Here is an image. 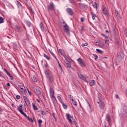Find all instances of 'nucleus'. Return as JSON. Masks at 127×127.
<instances>
[{
  "label": "nucleus",
  "mask_w": 127,
  "mask_h": 127,
  "mask_svg": "<svg viewBox=\"0 0 127 127\" xmlns=\"http://www.w3.org/2000/svg\"><path fill=\"white\" fill-rule=\"evenodd\" d=\"M119 113L121 118L124 119V120H127V111L126 106H123L121 110L119 111Z\"/></svg>",
  "instance_id": "nucleus-1"
},
{
  "label": "nucleus",
  "mask_w": 127,
  "mask_h": 127,
  "mask_svg": "<svg viewBox=\"0 0 127 127\" xmlns=\"http://www.w3.org/2000/svg\"><path fill=\"white\" fill-rule=\"evenodd\" d=\"M73 117L72 116H71L70 114H66V119L67 120V121H68V122H69V123H70V124H71V125H75L76 126V127H79V126H78V123H77V122H76V121H75V120L73 119Z\"/></svg>",
  "instance_id": "nucleus-2"
},
{
  "label": "nucleus",
  "mask_w": 127,
  "mask_h": 127,
  "mask_svg": "<svg viewBox=\"0 0 127 127\" xmlns=\"http://www.w3.org/2000/svg\"><path fill=\"white\" fill-rule=\"evenodd\" d=\"M63 23L64 24L63 25L64 27V32L66 33V35H70V29H69V26H68L65 22H63Z\"/></svg>",
  "instance_id": "nucleus-3"
},
{
  "label": "nucleus",
  "mask_w": 127,
  "mask_h": 127,
  "mask_svg": "<svg viewBox=\"0 0 127 127\" xmlns=\"http://www.w3.org/2000/svg\"><path fill=\"white\" fill-rule=\"evenodd\" d=\"M45 73L46 74V77L49 79V80L51 81V82H54V76H53V74L50 72V71L48 70H46L45 71Z\"/></svg>",
  "instance_id": "nucleus-4"
},
{
  "label": "nucleus",
  "mask_w": 127,
  "mask_h": 127,
  "mask_svg": "<svg viewBox=\"0 0 127 127\" xmlns=\"http://www.w3.org/2000/svg\"><path fill=\"white\" fill-rule=\"evenodd\" d=\"M96 104H98L99 105V107L101 110H104L105 109V103L102 102V100L100 99V98H98L96 100H95Z\"/></svg>",
  "instance_id": "nucleus-5"
},
{
  "label": "nucleus",
  "mask_w": 127,
  "mask_h": 127,
  "mask_svg": "<svg viewBox=\"0 0 127 127\" xmlns=\"http://www.w3.org/2000/svg\"><path fill=\"white\" fill-rule=\"evenodd\" d=\"M48 10H54L55 9V5H54V3L53 2L51 1L50 2V4L49 6L47 7Z\"/></svg>",
  "instance_id": "nucleus-6"
},
{
  "label": "nucleus",
  "mask_w": 127,
  "mask_h": 127,
  "mask_svg": "<svg viewBox=\"0 0 127 127\" xmlns=\"http://www.w3.org/2000/svg\"><path fill=\"white\" fill-rule=\"evenodd\" d=\"M77 61L79 65H80L81 67H85V66H86L85 63H84V62L83 61V60H82V59L79 58L78 59H77Z\"/></svg>",
  "instance_id": "nucleus-7"
},
{
  "label": "nucleus",
  "mask_w": 127,
  "mask_h": 127,
  "mask_svg": "<svg viewBox=\"0 0 127 127\" xmlns=\"http://www.w3.org/2000/svg\"><path fill=\"white\" fill-rule=\"evenodd\" d=\"M23 99H24V101L27 106H29V105H30V101H29V99H28V98H27V97L24 96L23 97Z\"/></svg>",
  "instance_id": "nucleus-8"
},
{
  "label": "nucleus",
  "mask_w": 127,
  "mask_h": 127,
  "mask_svg": "<svg viewBox=\"0 0 127 127\" xmlns=\"http://www.w3.org/2000/svg\"><path fill=\"white\" fill-rule=\"evenodd\" d=\"M66 11L68 14L70 15H73L74 14V12H73V10L71 8H67L66 9Z\"/></svg>",
  "instance_id": "nucleus-9"
},
{
  "label": "nucleus",
  "mask_w": 127,
  "mask_h": 127,
  "mask_svg": "<svg viewBox=\"0 0 127 127\" xmlns=\"http://www.w3.org/2000/svg\"><path fill=\"white\" fill-rule=\"evenodd\" d=\"M78 77L80 80H82V81H85L86 80V77L84 75H83L82 74H78Z\"/></svg>",
  "instance_id": "nucleus-10"
},
{
  "label": "nucleus",
  "mask_w": 127,
  "mask_h": 127,
  "mask_svg": "<svg viewBox=\"0 0 127 127\" xmlns=\"http://www.w3.org/2000/svg\"><path fill=\"white\" fill-rule=\"evenodd\" d=\"M34 91L35 93H36V94H37V95H39L40 94H41V92H40V90L38 88L34 89Z\"/></svg>",
  "instance_id": "nucleus-11"
},
{
  "label": "nucleus",
  "mask_w": 127,
  "mask_h": 127,
  "mask_svg": "<svg viewBox=\"0 0 127 127\" xmlns=\"http://www.w3.org/2000/svg\"><path fill=\"white\" fill-rule=\"evenodd\" d=\"M89 85L90 86H91V87H92V86H95V85H96V81L94 80H91L89 82Z\"/></svg>",
  "instance_id": "nucleus-12"
},
{
  "label": "nucleus",
  "mask_w": 127,
  "mask_h": 127,
  "mask_svg": "<svg viewBox=\"0 0 127 127\" xmlns=\"http://www.w3.org/2000/svg\"><path fill=\"white\" fill-rule=\"evenodd\" d=\"M106 120L108 123H109V124H111V117L110 116V115H107L106 116Z\"/></svg>",
  "instance_id": "nucleus-13"
},
{
  "label": "nucleus",
  "mask_w": 127,
  "mask_h": 127,
  "mask_svg": "<svg viewBox=\"0 0 127 127\" xmlns=\"http://www.w3.org/2000/svg\"><path fill=\"white\" fill-rule=\"evenodd\" d=\"M17 111H18L19 113H20V114L21 113V111L22 112H23V111L22 110V105H21L19 106H18Z\"/></svg>",
  "instance_id": "nucleus-14"
},
{
  "label": "nucleus",
  "mask_w": 127,
  "mask_h": 127,
  "mask_svg": "<svg viewBox=\"0 0 127 127\" xmlns=\"http://www.w3.org/2000/svg\"><path fill=\"white\" fill-rule=\"evenodd\" d=\"M25 23H26L28 27H30V26H31V23L29 21H25Z\"/></svg>",
  "instance_id": "nucleus-15"
},
{
  "label": "nucleus",
  "mask_w": 127,
  "mask_h": 127,
  "mask_svg": "<svg viewBox=\"0 0 127 127\" xmlns=\"http://www.w3.org/2000/svg\"><path fill=\"white\" fill-rule=\"evenodd\" d=\"M65 66L67 69H69L71 67V64L70 62H68L67 63L65 64Z\"/></svg>",
  "instance_id": "nucleus-16"
},
{
  "label": "nucleus",
  "mask_w": 127,
  "mask_h": 127,
  "mask_svg": "<svg viewBox=\"0 0 127 127\" xmlns=\"http://www.w3.org/2000/svg\"><path fill=\"white\" fill-rule=\"evenodd\" d=\"M40 27L42 31H44V26H43V23H40Z\"/></svg>",
  "instance_id": "nucleus-17"
},
{
  "label": "nucleus",
  "mask_w": 127,
  "mask_h": 127,
  "mask_svg": "<svg viewBox=\"0 0 127 127\" xmlns=\"http://www.w3.org/2000/svg\"><path fill=\"white\" fill-rule=\"evenodd\" d=\"M33 109L34 111H38V108L35 106V104L32 103Z\"/></svg>",
  "instance_id": "nucleus-18"
},
{
  "label": "nucleus",
  "mask_w": 127,
  "mask_h": 127,
  "mask_svg": "<svg viewBox=\"0 0 127 127\" xmlns=\"http://www.w3.org/2000/svg\"><path fill=\"white\" fill-rule=\"evenodd\" d=\"M50 96L54 95V90L52 88H50Z\"/></svg>",
  "instance_id": "nucleus-19"
},
{
  "label": "nucleus",
  "mask_w": 127,
  "mask_h": 127,
  "mask_svg": "<svg viewBox=\"0 0 127 127\" xmlns=\"http://www.w3.org/2000/svg\"><path fill=\"white\" fill-rule=\"evenodd\" d=\"M91 16L93 20H95V17H97V15H96V14L94 12H91Z\"/></svg>",
  "instance_id": "nucleus-20"
},
{
  "label": "nucleus",
  "mask_w": 127,
  "mask_h": 127,
  "mask_svg": "<svg viewBox=\"0 0 127 127\" xmlns=\"http://www.w3.org/2000/svg\"><path fill=\"white\" fill-rule=\"evenodd\" d=\"M103 13L105 14V15H108V11L106 10V8H104L103 10Z\"/></svg>",
  "instance_id": "nucleus-21"
},
{
  "label": "nucleus",
  "mask_w": 127,
  "mask_h": 127,
  "mask_svg": "<svg viewBox=\"0 0 127 127\" xmlns=\"http://www.w3.org/2000/svg\"><path fill=\"white\" fill-rule=\"evenodd\" d=\"M109 41H110L109 38L107 37H106L105 39V43H106V44H108V43H109Z\"/></svg>",
  "instance_id": "nucleus-22"
},
{
  "label": "nucleus",
  "mask_w": 127,
  "mask_h": 127,
  "mask_svg": "<svg viewBox=\"0 0 127 127\" xmlns=\"http://www.w3.org/2000/svg\"><path fill=\"white\" fill-rule=\"evenodd\" d=\"M32 81H33V82H35V83H36V82H37V80H36V77H35V75H33L32 77Z\"/></svg>",
  "instance_id": "nucleus-23"
},
{
  "label": "nucleus",
  "mask_w": 127,
  "mask_h": 127,
  "mask_svg": "<svg viewBox=\"0 0 127 127\" xmlns=\"http://www.w3.org/2000/svg\"><path fill=\"white\" fill-rule=\"evenodd\" d=\"M62 104L63 105L64 109L66 110V109H67V105H66V104H65L64 102H62Z\"/></svg>",
  "instance_id": "nucleus-24"
},
{
  "label": "nucleus",
  "mask_w": 127,
  "mask_h": 127,
  "mask_svg": "<svg viewBox=\"0 0 127 127\" xmlns=\"http://www.w3.org/2000/svg\"><path fill=\"white\" fill-rule=\"evenodd\" d=\"M115 14H116V15H117V16H120V12L117 9H115Z\"/></svg>",
  "instance_id": "nucleus-25"
},
{
  "label": "nucleus",
  "mask_w": 127,
  "mask_h": 127,
  "mask_svg": "<svg viewBox=\"0 0 127 127\" xmlns=\"http://www.w3.org/2000/svg\"><path fill=\"white\" fill-rule=\"evenodd\" d=\"M59 102H60V103H61V104L62 103H63V102L62 101V99H61V97H60V96H58L57 97Z\"/></svg>",
  "instance_id": "nucleus-26"
},
{
  "label": "nucleus",
  "mask_w": 127,
  "mask_h": 127,
  "mask_svg": "<svg viewBox=\"0 0 127 127\" xmlns=\"http://www.w3.org/2000/svg\"><path fill=\"white\" fill-rule=\"evenodd\" d=\"M21 115L24 116V117L27 118V115H26V114H25L23 111H21Z\"/></svg>",
  "instance_id": "nucleus-27"
},
{
  "label": "nucleus",
  "mask_w": 127,
  "mask_h": 127,
  "mask_svg": "<svg viewBox=\"0 0 127 127\" xmlns=\"http://www.w3.org/2000/svg\"><path fill=\"white\" fill-rule=\"evenodd\" d=\"M15 28L16 29H17L18 32H21V31H20V28H19V27H18V26L17 25L15 26Z\"/></svg>",
  "instance_id": "nucleus-28"
},
{
  "label": "nucleus",
  "mask_w": 127,
  "mask_h": 127,
  "mask_svg": "<svg viewBox=\"0 0 127 127\" xmlns=\"http://www.w3.org/2000/svg\"><path fill=\"white\" fill-rule=\"evenodd\" d=\"M44 57H45V58H46L47 60H50V58L48 57L47 55H46V54H44Z\"/></svg>",
  "instance_id": "nucleus-29"
},
{
  "label": "nucleus",
  "mask_w": 127,
  "mask_h": 127,
  "mask_svg": "<svg viewBox=\"0 0 127 127\" xmlns=\"http://www.w3.org/2000/svg\"><path fill=\"white\" fill-rule=\"evenodd\" d=\"M3 22H4V21L3 20V18L2 17L0 16V24L3 23Z\"/></svg>",
  "instance_id": "nucleus-30"
},
{
  "label": "nucleus",
  "mask_w": 127,
  "mask_h": 127,
  "mask_svg": "<svg viewBox=\"0 0 127 127\" xmlns=\"http://www.w3.org/2000/svg\"><path fill=\"white\" fill-rule=\"evenodd\" d=\"M38 123L39 124V126H41V124H42V120H41V119H40L38 121Z\"/></svg>",
  "instance_id": "nucleus-31"
},
{
  "label": "nucleus",
  "mask_w": 127,
  "mask_h": 127,
  "mask_svg": "<svg viewBox=\"0 0 127 127\" xmlns=\"http://www.w3.org/2000/svg\"><path fill=\"white\" fill-rule=\"evenodd\" d=\"M96 51H97V52L98 53H100V54H103V52L102 51V50L99 49H96Z\"/></svg>",
  "instance_id": "nucleus-32"
},
{
  "label": "nucleus",
  "mask_w": 127,
  "mask_h": 127,
  "mask_svg": "<svg viewBox=\"0 0 127 127\" xmlns=\"http://www.w3.org/2000/svg\"><path fill=\"white\" fill-rule=\"evenodd\" d=\"M50 97H51L52 100H56V98L55 97V96H54V95H50Z\"/></svg>",
  "instance_id": "nucleus-33"
},
{
  "label": "nucleus",
  "mask_w": 127,
  "mask_h": 127,
  "mask_svg": "<svg viewBox=\"0 0 127 127\" xmlns=\"http://www.w3.org/2000/svg\"><path fill=\"white\" fill-rule=\"evenodd\" d=\"M93 6L94 8H97V2H95L94 4H93Z\"/></svg>",
  "instance_id": "nucleus-34"
},
{
  "label": "nucleus",
  "mask_w": 127,
  "mask_h": 127,
  "mask_svg": "<svg viewBox=\"0 0 127 127\" xmlns=\"http://www.w3.org/2000/svg\"><path fill=\"white\" fill-rule=\"evenodd\" d=\"M8 75L9 76L11 80H13V77H12V75H11L10 73H9Z\"/></svg>",
  "instance_id": "nucleus-35"
},
{
  "label": "nucleus",
  "mask_w": 127,
  "mask_h": 127,
  "mask_svg": "<svg viewBox=\"0 0 127 127\" xmlns=\"http://www.w3.org/2000/svg\"><path fill=\"white\" fill-rule=\"evenodd\" d=\"M59 51L61 55H64V53L63 52V51L61 49H59Z\"/></svg>",
  "instance_id": "nucleus-36"
},
{
  "label": "nucleus",
  "mask_w": 127,
  "mask_h": 127,
  "mask_svg": "<svg viewBox=\"0 0 127 127\" xmlns=\"http://www.w3.org/2000/svg\"><path fill=\"white\" fill-rule=\"evenodd\" d=\"M52 116H53V118L55 119L56 122H57V118H56V117H55V114L53 113Z\"/></svg>",
  "instance_id": "nucleus-37"
},
{
  "label": "nucleus",
  "mask_w": 127,
  "mask_h": 127,
  "mask_svg": "<svg viewBox=\"0 0 127 127\" xmlns=\"http://www.w3.org/2000/svg\"><path fill=\"white\" fill-rule=\"evenodd\" d=\"M3 70L4 71V72H5L7 75H8L9 74V72H8V71H7V70H6L5 68H4Z\"/></svg>",
  "instance_id": "nucleus-38"
},
{
  "label": "nucleus",
  "mask_w": 127,
  "mask_h": 127,
  "mask_svg": "<svg viewBox=\"0 0 127 127\" xmlns=\"http://www.w3.org/2000/svg\"><path fill=\"white\" fill-rule=\"evenodd\" d=\"M71 101L73 103V105L74 106H77V102H75V101L73 99H71Z\"/></svg>",
  "instance_id": "nucleus-39"
},
{
  "label": "nucleus",
  "mask_w": 127,
  "mask_h": 127,
  "mask_svg": "<svg viewBox=\"0 0 127 127\" xmlns=\"http://www.w3.org/2000/svg\"><path fill=\"white\" fill-rule=\"evenodd\" d=\"M27 91L28 92L29 96H31L32 95V93L29 91V89L28 88L27 89Z\"/></svg>",
  "instance_id": "nucleus-40"
},
{
  "label": "nucleus",
  "mask_w": 127,
  "mask_h": 127,
  "mask_svg": "<svg viewBox=\"0 0 127 127\" xmlns=\"http://www.w3.org/2000/svg\"><path fill=\"white\" fill-rule=\"evenodd\" d=\"M82 47H84V46H88V43H84L81 45Z\"/></svg>",
  "instance_id": "nucleus-41"
},
{
  "label": "nucleus",
  "mask_w": 127,
  "mask_h": 127,
  "mask_svg": "<svg viewBox=\"0 0 127 127\" xmlns=\"http://www.w3.org/2000/svg\"><path fill=\"white\" fill-rule=\"evenodd\" d=\"M68 98L69 99V100H71V101H72V100H73V96H72V95H69L68 96Z\"/></svg>",
  "instance_id": "nucleus-42"
},
{
  "label": "nucleus",
  "mask_w": 127,
  "mask_h": 127,
  "mask_svg": "<svg viewBox=\"0 0 127 127\" xmlns=\"http://www.w3.org/2000/svg\"><path fill=\"white\" fill-rule=\"evenodd\" d=\"M93 56L94 57H95V60H97V59H98V56L96 54H93Z\"/></svg>",
  "instance_id": "nucleus-43"
},
{
  "label": "nucleus",
  "mask_w": 127,
  "mask_h": 127,
  "mask_svg": "<svg viewBox=\"0 0 127 127\" xmlns=\"http://www.w3.org/2000/svg\"><path fill=\"white\" fill-rule=\"evenodd\" d=\"M69 0L71 3H73V4H75V1H74V0Z\"/></svg>",
  "instance_id": "nucleus-44"
},
{
  "label": "nucleus",
  "mask_w": 127,
  "mask_h": 127,
  "mask_svg": "<svg viewBox=\"0 0 127 127\" xmlns=\"http://www.w3.org/2000/svg\"><path fill=\"white\" fill-rule=\"evenodd\" d=\"M16 4H17L18 8H19V6L20 5V3L18 1H17Z\"/></svg>",
  "instance_id": "nucleus-45"
},
{
  "label": "nucleus",
  "mask_w": 127,
  "mask_h": 127,
  "mask_svg": "<svg viewBox=\"0 0 127 127\" xmlns=\"http://www.w3.org/2000/svg\"><path fill=\"white\" fill-rule=\"evenodd\" d=\"M51 54H52V56H53V57H54V58H55V59H56V58H57L56 57V56H55V55L53 53H51Z\"/></svg>",
  "instance_id": "nucleus-46"
},
{
  "label": "nucleus",
  "mask_w": 127,
  "mask_h": 127,
  "mask_svg": "<svg viewBox=\"0 0 127 127\" xmlns=\"http://www.w3.org/2000/svg\"><path fill=\"white\" fill-rule=\"evenodd\" d=\"M16 99H17V100H19V99H20V96L19 95H17L16 96Z\"/></svg>",
  "instance_id": "nucleus-47"
},
{
  "label": "nucleus",
  "mask_w": 127,
  "mask_h": 127,
  "mask_svg": "<svg viewBox=\"0 0 127 127\" xmlns=\"http://www.w3.org/2000/svg\"><path fill=\"white\" fill-rule=\"evenodd\" d=\"M40 113H41V115H43V116L45 115V113H44V111H41Z\"/></svg>",
  "instance_id": "nucleus-48"
},
{
  "label": "nucleus",
  "mask_w": 127,
  "mask_h": 127,
  "mask_svg": "<svg viewBox=\"0 0 127 127\" xmlns=\"http://www.w3.org/2000/svg\"><path fill=\"white\" fill-rule=\"evenodd\" d=\"M101 35H102V36H104V37H105V38H106V37H108V36H107V35H105L104 34H103V33L101 34Z\"/></svg>",
  "instance_id": "nucleus-49"
},
{
  "label": "nucleus",
  "mask_w": 127,
  "mask_h": 127,
  "mask_svg": "<svg viewBox=\"0 0 127 127\" xmlns=\"http://www.w3.org/2000/svg\"><path fill=\"white\" fill-rule=\"evenodd\" d=\"M28 121L30 122V123H33V120L32 119V118H30Z\"/></svg>",
  "instance_id": "nucleus-50"
},
{
  "label": "nucleus",
  "mask_w": 127,
  "mask_h": 127,
  "mask_svg": "<svg viewBox=\"0 0 127 127\" xmlns=\"http://www.w3.org/2000/svg\"><path fill=\"white\" fill-rule=\"evenodd\" d=\"M80 21H81V22H84V18H83V17H81L80 18Z\"/></svg>",
  "instance_id": "nucleus-51"
},
{
  "label": "nucleus",
  "mask_w": 127,
  "mask_h": 127,
  "mask_svg": "<svg viewBox=\"0 0 127 127\" xmlns=\"http://www.w3.org/2000/svg\"><path fill=\"white\" fill-rule=\"evenodd\" d=\"M115 97L117 99H120V97H119V95H118V94H116Z\"/></svg>",
  "instance_id": "nucleus-52"
},
{
  "label": "nucleus",
  "mask_w": 127,
  "mask_h": 127,
  "mask_svg": "<svg viewBox=\"0 0 127 127\" xmlns=\"http://www.w3.org/2000/svg\"><path fill=\"white\" fill-rule=\"evenodd\" d=\"M6 85L8 86V87H10V84L9 83H6Z\"/></svg>",
  "instance_id": "nucleus-53"
},
{
  "label": "nucleus",
  "mask_w": 127,
  "mask_h": 127,
  "mask_svg": "<svg viewBox=\"0 0 127 127\" xmlns=\"http://www.w3.org/2000/svg\"><path fill=\"white\" fill-rule=\"evenodd\" d=\"M18 88H20L21 90H23V88L21 87V85H18Z\"/></svg>",
  "instance_id": "nucleus-54"
},
{
  "label": "nucleus",
  "mask_w": 127,
  "mask_h": 127,
  "mask_svg": "<svg viewBox=\"0 0 127 127\" xmlns=\"http://www.w3.org/2000/svg\"><path fill=\"white\" fill-rule=\"evenodd\" d=\"M56 61H57V63H58V64H60V63H59V61H58V59H57V58H56Z\"/></svg>",
  "instance_id": "nucleus-55"
},
{
  "label": "nucleus",
  "mask_w": 127,
  "mask_h": 127,
  "mask_svg": "<svg viewBox=\"0 0 127 127\" xmlns=\"http://www.w3.org/2000/svg\"><path fill=\"white\" fill-rule=\"evenodd\" d=\"M1 113H2V109L0 108V114H1Z\"/></svg>",
  "instance_id": "nucleus-56"
},
{
  "label": "nucleus",
  "mask_w": 127,
  "mask_h": 127,
  "mask_svg": "<svg viewBox=\"0 0 127 127\" xmlns=\"http://www.w3.org/2000/svg\"><path fill=\"white\" fill-rule=\"evenodd\" d=\"M59 66L60 67H61V69L62 71V67L61 66V64H59Z\"/></svg>",
  "instance_id": "nucleus-57"
},
{
  "label": "nucleus",
  "mask_w": 127,
  "mask_h": 127,
  "mask_svg": "<svg viewBox=\"0 0 127 127\" xmlns=\"http://www.w3.org/2000/svg\"><path fill=\"white\" fill-rule=\"evenodd\" d=\"M36 102H38V103H40V101H39V99H36Z\"/></svg>",
  "instance_id": "nucleus-58"
},
{
  "label": "nucleus",
  "mask_w": 127,
  "mask_h": 127,
  "mask_svg": "<svg viewBox=\"0 0 127 127\" xmlns=\"http://www.w3.org/2000/svg\"><path fill=\"white\" fill-rule=\"evenodd\" d=\"M11 106H12V107H13V108H14L15 107V105H14V104H12Z\"/></svg>",
  "instance_id": "nucleus-59"
},
{
  "label": "nucleus",
  "mask_w": 127,
  "mask_h": 127,
  "mask_svg": "<svg viewBox=\"0 0 127 127\" xmlns=\"http://www.w3.org/2000/svg\"><path fill=\"white\" fill-rule=\"evenodd\" d=\"M105 31L107 32V33H108V34H110V32H109L108 30H106Z\"/></svg>",
  "instance_id": "nucleus-60"
},
{
  "label": "nucleus",
  "mask_w": 127,
  "mask_h": 127,
  "mask_svg": "<svg viewBox=\"0 0 127 127\" xmlns=\"http://www.w3.org/2000/svg\"><path fill=\"white\" fill-rule=\"evenodd\" d=\"M26 119H27L29 120L30 118L29 116H27V117H26Z\"/></svg>",
  "instance_id": "nucleus-61"
},
{
  "label": "nucleus",
  "mask_w": 127,
  "mask_h": 127,
  "mask_svg": "<svg viewBox=\"0 0 127 127\" xmlns=\"http://www.w3.org/2000/svg\"><path fill=\"white\" fill-rule=\"evenodd\" d=\"M0 77H2V75L1 74V72L0 71Z\"/></svg>",
  "instance_id": "nucleus-62"
},
{
  "label": "nucleus",
  "mask_w": 127,
  "mask_h": 127,
  "mask_svg": "<svg viewBox=\"0 0 127 127\" xmlns=\"http://www.w3.org/2000/svg\"><path fill=\"white\" fill-rule=\"evenodd\" d=\"M81 30L83 31L84 30V27H81Z\"/></svg>",
  "instance_id": "nucleus-63"
},
{
  "label": "nucleus",
  "mask_w": 127,
  "mask_h": 127,
  "mask_svg": "<svg viewBox=\"0 0 127 127\" xmlns=\"http://www.w3.org/2000/svg\"><path fill=\"white\" fill-rule=\"evenodd\" d=\"M78 4H79V5H82V3H79Z\"/></svg>",
  "instance_id": "nucleus-64"
}]
</instances>
